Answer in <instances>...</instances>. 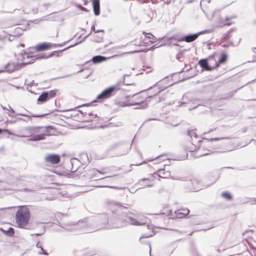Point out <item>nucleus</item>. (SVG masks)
Segmentation results:
<instances>
[{
	"label": "nucleus",
	"instance_id": "nucleus-1",
	"mask_svg": "<svg viewBox=\"0 0 256 256\" xmlns=\"http://www.w3.org/2000/svg\"><path fill=\"white\" fill-rule=\"evenodd\" d=\"M95 221L98 226L94 224V228H88L83 231L85 232H91L102 228L108 229L120 228L128 224V222L126 219L116 217L115 215L109 217L106 214H102L97 216L95 218Z\"/></svg>",
	"mask_w": 256,
	"mask_h": 256
},
{
	"label": "nucleus",
	"instance_id": "nucleus-2",
	"mask_svg": "<svg viewBox=\"0 0 256 256\" xmlns=\"http://www.w3.org/2000/svg\"><path fill=\"white\" fill-rule=\"evenodd\" d=\"M30 212L26 206H21L16 214V222L18 226L25 228L30 220Z\"/></svg>",
	"mask_w": 256,
	"mask_h": 256
},
{
	"label": "nucleus",
	"instance_id": "nucleus-3",
	"mask_svg": "<svg viewBox=\"0 0 256 256\" xmlns=\"http://www.w3.org/2000/svg\"><path fill=\"white\" fill-rule=\"evenodd\" d=\"M127 98H128L130 106H138L136 108V109L143 108L147 106L146 102L147 96H144L142 93L135 94L132 95H127Z\"/></svg>",
	"mask_w": 256,
	"mask_h": 256
},
{
	"label": "nucleus",
	"instance_id": "nucleus-4",
	"mask_svg": "<svg viewBox=\"0 0 256 256\" xmlns=\"http://www.w3.org/2000/svg\"><path fill=\"white\" fill-rule=\"evenodd\" d=\"M122 84H124V80L122 81H119L112 86L104 90L102 93L97 96L96 98L100 100H103L110 98L114 94V92L120 89V86Z\"/></svg>",
	"mask_w": 256,
	"mask_h": 256
},
{
	"label": "nucleus",
	"instance_id": "nucleus-5",
	"mask_svg": "<svg viewBox=\"0 0 256 256\" xmlns=\"http://www.w3.org/2000/svg\"><path fill=\"white\" fill-rule=\"evenodd\" d=\"M165 81H166V80L164 79L156 82L153 86L150 87L148 89V95L150 98L154 96H156L171 85L168 84L166 85L163 84Z\"/></svg>",
	"mask_w": 256,
	"mask_h": 256
},
{
	"label": "nucleus",
	"instance_id": "nucleus-6",
	"mask_svg": "<svg viewBox=\"0 0 256 256\" xmlns=\"http://www.w3.org/2000/svg\"><path fill=\"white\" fill-rule=\"evenodd\" d=\"M22 57L21 62L22 66L27 65L33 63L36 60H40L45 58V56H40L38 54L33 55L32 52H24L20 54Z\"/></svg>",
	"mask_w": 256,
	"mask_h": 256
},
{
	"label": "nucleus",
	"instance_id": "nucleus-7",
	"mask_svg": "<svg viewBox=\"0 0 256 256\" xmlns=\"http://www.w3.org/2000/svg\"><path fill=\"white\" fill-rule=\"evenodd\" d=\"M215 56V54H214L210 56L207 59H202L199 60L198 64L204 70H210L214 68V66H211V62L213 61Z\"/></svg>",
	"mask_w": 256,
	"mask_h": 256
},
{
	"label": "nucleus",
	"instance_id": "nucleus-8",
	"mask_svg": "<svg viewBox=\"0 0 256 256\" xmlns=\"http://www.w3.org/2000/svg\"><path fill=\"white\" fill-rule=\"evenodd\" d=\"M105 174H106V172L103 169L102 170H98L96 168H92L88 171L87 176L90 179L94 180H102L104 178L101 177L100 175Z\"/></svg>",
	"mask_w": 256,
	"mask_h": 256
},
{
	"label": "nucleus",
	"instance_id": "nucleus-9",
	"mask_svg": "<svg viewBox=\"0 0 256 256\" xmlns=\"http://www.w3.org/2000/svg\"><path fill=\"white\" fill-rule=\"evenodd\" d=\"M127 220L128 224L130 223L132 225L134 226H142L147 224L149 222V219L144 216H142L140 219V221H138L136 218L131 217L128 216Z\"/></svg>",
	"mask_w": 256,
	"mask_h": 256
},
{
	"label": "nucleus",
	"instance_id": "nucleus-10",
	"mask_svg": "<svg viewBox=\"0 0 256 256\" xmlns=\"http://www.w3.org/2000/svg\"><path fill=\"white\" fill-rule=\"evenodd\" d=\"M190 102H192L193 104H196V106L194 107V108H195L200 105V104L198 102V100L194 98L193 96V94L190 92L186 93L183 96L180 105L188 104Z\"/></svg>",
	"mask_w": 256,
	"mask_h": 256
},
{
	"label": "nucleus",
	"instance_id": "nucleus-11",
	"mask_svg": "<svg viewBox=\"0 0 256 256\" xmlns=\"http://www.w3.org/2000/svg\"><path fill=\"white\" fill-rule=\"evenodd\" d=\"M208 30H202L194 34L187 35L182 38V40H184L187 42H190L196 40L199 36L206 33Z\"/></svg>",
	"mask_w": 256,
	"mask_h": 256
},
{
	"label": "nucleus",
	"instance_id": "nucleus-12",
	"mask_svg": "<svg viewBox=\"0 0 256 256\" xmlns=\"http://www.w3.org/2000/svg\"><path fill=\"white\" fill-rule=\"evenodd\" d=\"M22 66L21 63L18 64L14 62H9L6 65L5 69L6 71L12 72L16 70L20 69L22 68Z\"/></svg>",
	"mask_w": 256,
	"mask_h": 256
},
{
	"label": "nucleus",
	"instance_id": "nucleus-13",
	"mask_svg": "<svg viewBox=\"0 0 256 256\" xmlns=\"http://www.w3.org/2000/svg\"><path fill=\"white\" fill-rule=\"evenodd\" d=\"M44 160L46 162L56 164L60 162V157L58 154H48L45 156Z\"/></svg>",
	"mask_w": 256,
	"mask_h": 256
},
{
	"label": "nucleus",
	"instance_id": "nucleus-14",
	"mask_svg": "<svg viewBox=\"0 0 256 256\" xmlns=\"http://www.w3.org/2000/svg\"><path fill=\"white\" fill-rule=\"evenodd\" d=\"M170 176V171L166 170L165 169H160L157 170L154 174V177L156 178L157 177L162 178H168Z\"/></svg>",
	"mask_w": 256,
	"mask_h": 256
},
{
	"label": "nucleus",
	"instance_id": "nucleus-15",
	"mask_svg": "<svg viewBox=\"0 0 256 256\" xmlns=\"http://www.w3.org/2000/svg\"><path fill=\"white\" fill-rule=\"evenodd\" d=\"M192 186L191 190L194 192H197L202 188V184L200 180L196 178H194L191 180Z\"/></svg>",
	"mask_w": 256,
	"mask_h": 256
},
{
	"label": "nucleus",
	"instance_id": "nucleus-16",
	"mask_svg": "<svg viewBox=\"0 0 256 256\" xmlns=\"http://www.w3.org/2000/svg\"><path fill=\"white\" fill-rule=\"evenodd\" d=\"M70 163L72 165L71 172H74L78 170L81 162L78 159L76 158H72L70 160Z\"/></svg>",
	"mask_w": 256,
	"mask_h": 256
},
{
	"label": "nucleus",
	"instance_id": "nucleus-17",
	"mask_svg": "<svg viewBox=\"0 0 256 256\" xmlns=\"http://www.w3.org/2000/svg\"><path fill=\"white\" fill-rule=\"evenodd\" d=\"M227 59V54L224 52L220 54V58L218 60V62H217L214 59L213 60L214 62V67L216 68L220 64H224L226 61Z\"/></svg>",
	"mask_w": 256,
	"mask_h": 256
},
{
	"label": "nucleus",
	"instance_id": "nucleus-18",
	"mask_svg": "<svg viewBox=\"0 0 256 256\" xmlns=\"http://www.w3.org/2000/svg\"><path fill=\"white\" fill-rule=\"evenodd\" d=\"M116 104L118 106L122 107L130 106V104L129 103L128 98H127V96H126L122 99L117 100Z\"/></svg>",
	"mask_w": 256,
	"mask_h": 256
},
{
	"label": "nucleus",
	"instance_id": "nucleus-19",
	"mask_svg": "<svg viewBox=\"0 0 256 256\" xmlns=\"http://www.w3.org/2000/svg\"><path fill=\"white\" fill-rule=\"evenodd\" d=\"M40 129H42L43 134H45V136H51L54 134V128L52 126H40Z\"/></svg>",
	"mask_w": 256,
	"mask_h": 256
},
{
	"label": "nucleus",
	"instance_id": "nucleus-20",
	"mask_svg": "<svg viewBox=\"0 0 256 256\" xmlns=\"http://www.w3.org/2000/svg\"><path fill=\"white\" fill-rule=\"evenodd\" d=\"M189 210L188 208L179 210L175 212L176 216L178 218H184L189 213Z\"/></svg>",
	"mask_w": 256,
	"mask_h": 256
},
{
	"label": "nucleus",
	"instance_id": "nucleus-21",
	"mask_svg": "<svg viewBox=\"0 0 256 256\" xmlns=\"http://www.w3.org/2000/svg\"><path fill=\"white\" fill-rule=\"evenodd\" d=\"M94 14L96 16H98L100 14V4L99 0H92Z\"/></svg>",
	"mask_w": 256,
	"mask_h": 256
},
{
	"label": "nucleus",
	"instance_id": "nucleus-22",
	"mask_svg": "<svg viewBox=\"0 0 256 256\" xmlns=\"http://www.w3.org/2000/svg\"><path fill=\"white\" fill-rule=\"evenodd\" d=\"M138 184L145 187H151L153 186L152 181L148 178H142L139 180Z\"/></svg>",
	"mask_w": 256,
	"mask_h": 256
},
{
	"label": "nucleus",
	"instance_id": "nucleus-23",
	"mask_svg": "<svg viewBox=\"0 0 256 256\" xmlns=\"http://www.w3.org/2000/svg\"><path fill=\"white\" fill-rule=\"evenodd\" d=\"M51 44H50L43 43L36 46L35 49L36 52L44 50L50 48Z\"/></svg>",
	"mask_w": 256,
	"mask_h": 256
},
{
	"label": "nucleus",
	"instance_id": "nucleus-24",
	"mask_svg": "<svg viewBox=\"0 0 256 256\" xmlns=\"http://www.w3.org/2000/svg\"><path fill=\"white\" fill-rule=\"evenodd\" d=\"M46 138L45 134H40L34 135L32 136V137L28 139L29 141H38L40 140H43Z\"/></svg>",
	"mask_w": 256,
	"mask_h": 256
},
{
	"label": "nucleus",
	"instance_id": "nucleus-25",
	"mask_svg": "<svg viewBox=\"0 0 256 256\" xmlns=\"http://www.w3.org/2000/svg\"><path fill=\"white\" fill-rule=\"evenodd\" d=\"M106 60V58L102 56H96L92 58V62L94 64H98Z\"/></svg>",
	"mask_w": 256,
	"mask_h": 256
},
{
	"label": "nucleus",
	"instance_id": "nucleus-26",
	"mask_svg": "<svg viewBox=\"0 0 256 256\" xmlns=\"http://www.w3.org/2000/svg\"><path fill=\"white\" fill-rule=\"evenodd\" d=\"M0 230L2 232L6 235L12 236H14V229L12 228H9L8 229L6 230H4L2 228H0Z\"/></svg>",
	"mask_w": 256,
	"mask_h": 256
},
{
	"label": "nucleus",
	"instance_id": "nucleus-27",
	"mask_svg": "<svg viewBox=\"0 0 256 256\" xmlns=\"http://www.w3.org/2000/svg\"><path fill=\"white\" fill-rule=\"evenodd\" d=\"M48 100V94L45 92H43L38 98V101L41 102H44Z\"/></svg>",
	"mask_w": 256,
	"mask_h": 256
},
{
	"label": "nucleus",
	"instance_id": "nucleus-28",
	"mask_svg": "<svg viewBox=\"0 0 256 256\" xmlns=\"http://www.w3.org/2000/svg\"><path fill=\"white\" fill-rule=\"evenodd\" d=\"M58 191L54 190L52 192L51 195L46 196L45 199L48 200H53L57 198Z\"/></svg>",
	"mask_w": 256,
	"mask_h": 256
},
{
	"label": "nucleus",
	"instance_id": "nucleus-29",
	"mask_svg": "<svg viewBox=\"0 0 256 256\" xmlns=\"http://www.w3.org/2000/svg\"><path fill=\"white\" fill-rule=\"evenodd\" d=\"M48 94V98L49 99L52 98L54 97L56 95L57 90H52L48 92H44Z\"/></svg>",
	"mask_w": 256,
	"mask_h": 256
},
{
	"label": "nucleus",
	"instance_id": "nucleus-30",
	"mask_svg": "<svg viewBox=\"0 0 256 256\" xmlns=\"http://www.w3.org/2000/svg\"><path fill=\"white\" fill-rule=\"evenodd\" d=\"M40 126H32V127H28L26 128L29 131V132L34 133V132H38V130L40 129Z\"/></svg>",
	"mask_w": 256,
	"mask_h": 256
},
{
	"label": "nucleus",
	"instance_id": "nucleus-31",
	"mask_svg": "<svg viewBox=\"0 0 256 256\" xmlns=\"http://www.w3.org/2000/svg\"><path fill=\"white\" fill-rule=\"evenodd\" d=\"M146 34L148 36H145L146 38H147L149 40V41L150 42L154 43V42H155L156 41L157 38L154 36H153L152 34H146Z\"/></svg>",
	"mask_w": 256,
	"mask_h": 256
},
{
	"label": "nucleus",
	"instance_id": "nucleus-32",
	"mask_svg": "<svg viewBox=\"0 0 256 256\" xmlns=\"http://www.w3.org/2000/svg\"><path fill=\"white\" fill-rule=\"evenodd\" d=\"M16 115L26 116V117L30 119H31V118H32V116L26 114H24L18 113L16 114ZM45 115L46 114H41V115H32V116L34 117V118H42V117H44Z\"/></svg>",
	"mask_w": 256,
	"mask_h": 256
},
{
	"label": "nucleus",
	"instance_id": "nucleus-33",
	"mask_svg": "<svg viewBox=\"0 0 256 256\" xmlns=\"http://www.w3.org/2000/svg\"><path fill=\"white\" fill-rule=\"evenodd\" d=\"M108 205L110 207L114 206L116 208H122V205L118 202H110L108 203Z\"/></svg>",
	"mask_w": 256,
	"mask_h": 256
},
{
	"label": "nucleus",
	"instance_id": "nucleus-34",
	"mask_svg": "<svg viewBox=\"0 0 256 256\" xmlns=\"http://www.w3.org/2000/svg\"><path fill=\"white\" fill-rule=\"evenodd\" d=\"M188 135L192 139L194 138L195 139L198 138V136L195 132L193 130H188Z\"/></svg>",
	"mask_w": 256,
	"mask_h": 256
},
{
	"label": "nucleus",
	"instance_id": "nucleus-35",
	"mask_svg": "<svg viewBox=\"0 0 256 256\" xmlns=\"http://www.w3.org/2000/svg\"><path fill=\"white\" fill-rule=\"evenodd\" d=\"M18 121H24V122H26V120L22 118H16V120H10L7 121V123L10 124H14Z\"/></svg>",
	"mask_w": 256,
	"mask_h": 256
},
{
	"label": "nucleus",
	"instance_id": "nucleus-36",
	"mask_svg": "<svg viewBox=\"0 0 256 256\" xmlns=\"http://www.w3.org/2000/svg\"><path fill=\"white\" fill-rule=\"evenodd\" d=\"M222 197L225 198L226 200H230L232 199V195L228 192H224L222 194Z\"/></svg>",
	"mask_w": 256,
	"mask_h": 256
},
{
	"label": "nucleus",
	"instance_id": "nucleus-37",
	"mask_svg": "<svg viewBox=\"0 0 256 256\" xmlns=\"http://www.w3.org/2000/svg\"><path fill=\"white\" fill-rule=\"evenodd\" d=\"M104 34H102L98 36H96L94 38V40L96 42H101L103 39Z\"/></svg>",
	"mask_w": 256,
	"mask_h": 256
},
{
	"label": "nucleus",
	"instance_id": "nucleus-38",
	"mask_svg": "<svg viewBox=\"0 0 256 256\" xmlns=\"http://www.w3.org/2000/svg\"><path fill=\"white\" fill-rule=\"evenodd\" d=\"M84 114H84L86 115V116H94V118L97 117L96 114H94L92 112H91L89 110L84 111Z\"/></svg>",
	"mask_w": 256,
	"mask_h": 256
},
{
	"label": "nucleus",
	"instance_id": "nucleus-39",
	"mask_svg": "<svg viewBox=\"0 0 256 256\" xmlns=\"http://www.w3.org/2000/svg\"><path fill=\"white\" fill-rule=\"evenodd\" d=\"M148 15L150 17V20H151L154 16V13L152 10L150 9L148 11Z\"/></svg>",
	"mask_w": 256,
	"mask_h": 256
},
{
	"label": "nucleus",
	"instance_id": "nucleus-40",
	"mask_svg": "<svg viewBox=\"0 0 256 256\" xmlns=\"http://www.w3.org/2000/svg\"><path fill=\"white\" fill-rule=\"evenodd\" d=\"M208 152L200 154L199 155V156H206V155L208 154H212V153H214V152H220V151H216V150L212 151V150H208Z\"/></svg>",
	"mask_w": 256,
	"mask_h": 256
},
{
	"label": "nucleus",
	"instance_id": "nucleus-41",
	"mask_svg": "<svg viewBox=\"0 0 256 256\" xmlns=\"http://www.w3.org/2000/svg\"><path fill=\"white\" fill-rule=\"evenodd\" d=\"M78 227H79V224H78V226L74 225L72 227L70 228H66L65 229H66V230H69V231H74V230H78Z\"/></svg>",
	"mask_w": 256,
	"mask_h": 256
},
{
	"label": "nucleus",
	"instance_id": "nucleus-42",
	"mask_svg": "<svg viewBox=\"0 0 256 256\" xmlns=\"http://www.w3.org/2000/svg\"><path fill=\"white\" fill-rule=\"evenodd\" d=\"M4 131H6L8 134L13 135V136H16L17 137H24L25 136L22 135H18V134H12V132H10L8 130H4Z\"/></svg>",
	"mask_w": 256,
	"mask_h": 256
},
{
	"label": "nucleus",
	"instance_id": "nucleus-43",
	"mask_svg": "<svg viewBox=\"0 0 256 256\" xmlns=\"http://www.w3.org/2000/svg\"><path fill=\"white\" fill-rule=\"evenodd\" d=\"M38 254H44L46 256L48 255V253L46 251H45V250H44L42 248L40 249V251L39 252Z\"/></svg>",
	"mask_w": 256,
	"mask_h": 256
},
{
	"label": "nucleus",
	"instance_id": "nucleus-44",
	"mask_svg": "<svg viewBox=\"0 0 256 256\" xmlns=\"http://www.w3.org/2000/svg\"><path fill=\"white\" fill-rule=\"evenodd\" d=\"M194 142H196L194 141ZM193 142H192V144L193 145V146L192 148H188V150L190 152H194V151L196 150V146H195V144H193Z\"/></svg>",
	"mask_w": 256,
	"mask_h": 256
},
{
	"label": "nucleus",
	"instance_id": "nucleus-45",
	"mask_svg": "<svg viewBox=\"0 0 256 256\" xmlns=\"http://www.w3.org/2000/svg\"><path fill=\"white\" fill-rule=\"evenodd\" d=\"M76 6H77V7L78 8H79L82 10H83V11H84V12H88L87 9L86 8H84V7L82 6L81 5L77 4Z\"/></svg>",
	"mask_w": 256,
	"mask_h": 256
},
{
	"label": "nucleus",
	"instance_id": "nucleus-46",
	"mask_svg": "<svg viewBox=\"0 0 256 256\" xmlns=\"http://www.w3.org/2000/svg\"><path fill=\"white\" fill-rule=\"evenodd\" d=\"M130 148H128V146H126V148H124V151L123 152H122L120 154V155H124V154H126L128 153V150L130 149Z\"/></svg>",
	"mask_w": 256,
	"mask_h": 256
},
{
	"label": "nucleus",
	"instance_id": "nucleus-47",
	"mask_svg": "<svg viewBox=\"0 0 256 256\" xmlns=\"http://www.w3.org/2000/svg\"><path fill=\"white\" fill-rule=\"evenodd\" d=\"M78 44V43H76V44H74L71 45V46H68V47H67V48H64V50H60V52H63L64 50H67V49H68V48H72V47H73V46H76Z\"/></svg>",
	"mask_w": 256,
	"mask_h": 256
},
{
	"label": "nucleus",
	"instance_id": "nucleus-48",
	"mask_svg": "<svg viewBox=\"0 0 256 256\" xmlns=\"http://www.w3.org/2000/svg\"><path fill=\"white\" fill-rule=\"evenodd\" d=\"M8 108H7L8 110L10 111L11 113H12V114L15 113L14 110L12 108L10 107V105H8Z\"/></svg>",
	"mask_w": 256,
	"mask_h": 256
},
{
	"label": "nucleus",
	"instance_id": "nucleus-49",
	"mask_svg": "<svg viewBox=\"0 0 256 256\" xmlns=\"http://www.w3.org/2000/svg\"><path fill=\"white\" fill-rule=\"evenodd\" d=\"M94 32L95 33L102 32V34H104V30H96L94 31Z\"/></svg>",
	"mask_w": 256,
	"mask_h": 256
},
{
	"label": "nucleus",
	"instance_id": "nucleus-50",
	"mask_svg": "<svg viewBox=\"0 0 256 256\" xmlns=\"http://www.w3.org/2000/svg\"><path fill=\"white\" fill-rule=\"evenodd\" d=\"M36 246L38 248H40V249L42 248V246L40 244V242L37 243Z\"/></svg>",
	"mask_w": 256,
	"mask_h": 256
},
{
	"label": "nucleus",
	"instance_id": "nucleus-51",
	"mask_svg": "<svg viewBox=\"0 0 256 256\" xmlns=\"http://www.w3.org/2000/svg\"><path fill=\"white\" fill-rule=\"evenodd\" d=\"M78 112H80V113L82 114L84 116H86V115H85V114H84V112H83V111H82V110H78Z\"/></svg>",
	"mask_w": 256,
	"mask_h": 256
},
{
	"label": "nucleus",
	"instance_id": "nucleus-52",
	"mask_svg": "<svg viewBox=\"0 0 256 256\" xmlns=\"http://www.w3.org/2000/svg\"><path fill=\"white\" fill-rule=\"evenodd\" d=\"M7 114L10 117H12V118H14L15 117V116L13 115L11 113L8 112Z\"/></svg>",
	"mask_w": 256,
	"mask_h": 256
},
{
	"label": "nucleus",
	"instance_id": "nucleus-53",
	"mask_svg": "<svg viewBox=\"0 0 256 256\" xmlns=\"http://www.w3.org/2000/svg\"><path fill=\"white\" fill-rule=\"evenodd\" d=\"M145 162H140V163H139V164H134V166H140V165H142V164H144ZM132 164H131V166H132Z\"/></svg>",
	"mask_w": 256,
	"mask_h": 256
},
{
	"label": "nucleus",
	"instance_id": "nucleus-54",
	"mask_svg": "<svg viewBox=\"0 0 256 256\" xmlns=\"http://www.w3.org/2000/svg\"><path fill=\"white\" fill-rule=\"evenodd\" d=\"M50 5V3L44 4L43 5L46 8L48 6H49Z\"/></svg>",
	"mask_w": 256,
	"mask_h": 256
},
{
	"label": "nucleus",
	"instance_id": "nucleus-55",
	"mask_svg": "<svg viewBox=\"0 0 256 256\" xmlns=\"http://www.w3.org/2000/svg\"><path fill=\"white\" fill-rule=\"evenodd\" d=\"M234 18V17H230V18H229V17H226V18H225V20L226 21H228V20H231L232 18Z\"/></svg>",
	"mask_w": 256,
	"mask_h": 256
},
{
	"label": "nucleus",
	"instance_id": "nucleus-56",
	"mask_svg": "<svg viewBox=\"0 0 256 256\" xmlns=\"http://www.w3.org/2000/svg\"><path fill=\"white\" fill-rule=\"evenodd\" d=\"M91 30L92 31H93L94 32V31L96 30H95V27H94V25H93L92 28H91Z\"/></svg>",
	"mask_w": 256,
	"mask_h": 256
},
{
	"label": "nucleus",
	"instance_id": "nucleus-57",
	"mask_svg": "<svg viewBox=\"0 0 256 256\" xmlns=\"http://www.w3.org/2000/svg\"><path fill=\"white\" fill-rule=\"evenodd\" d=\"M32 10L34 13H37L38 12V9H32Z\"/></svg>",
	"mask_w": 256,
	"mask_h": 256
},
{
	"label": "nucleus",
	"instance_id": "nucleus-58",
	"mask_svg": "<svg viewBox=\"0 0 256 256\" xmlns=\"http://www.w3.org/2000/svg\"><path fill=\"white\" fill-rule=\"evenodd\" d=\"M223 138H212V140H218L222 139Z\"/></svg>",
	"mask_w": 256,
	"mask_h": 256
},
{
	"label": "nucleus",
	"instance_id": "nucleus-59",
	"mask_svg": "<svg viewBox=\"0 0 256 256\" xmlns=\"http://www.w3.org/2000/svg\"><path fill=\"white\" fill-rule=\"evenodd\" d=\"M83 1H84V5H85V6L87 5V4H88L87 0H83Z\"/></svg>",
	"mask_w": 256,
	"mask_h": 256
},
{
	"label": "nucleus",
	"instance_id": "nucleus-60",
	"mask_svg": "<svg viewBox=\"0 0 256 256\" xmlns=\"http://www.w3.org/2000/svg\"><path fill=\"white\" fill-rule=\"evenodd\" d=\"M66 44V42H64V44H58V46H62L64 44Z\"/></svg>",
	"mask_w": 256,
	"mask_h": 256
},
{
	"label": "nucleus",
	"instance_id": "nucleus-61",
	"mask_svg": "<svg viewBox=\"0 0 256 256\" xmlns=\"http://www.w3.org/2000/svg\"><path fill=\"white\" fill-rule=\"evenodd\" d=\"M1 106L2 108L4 110H7V108L5 107V106H3L1 105Z\"/></svg>",
	"mask_w": 256,
	"mask_h": 256
},
{
	"label": "nucleus",
	"instance_id": "nucleus-62",
	"mask_svg": "<svg viewBox=\"0 0 256 256\" xmlns=\"http://www.w3.org/2000/svg\"><path fill=\"white\" fill-rule=\"evenodd\" d=\"M90 74L91 73H90L89 74H87L86 76H85V78H88Z\"/></svg>",
	"mask_w": 256,
	"mask_h": 256
},
{
	"label": "nucleus",
	"instance_id": "nucleus-63",
	"mask_svg": "<svg viewBox=\"0 0 256 256\" xmlns=\"http://www.w3.org/2000/svg\"><path fill=\"white\" fill-rule=\"evenodd\" d=\"M33 235H35L36 236H40V234H32V236H33Z\"/></svg>",
	"mask_w": 256,
	"mask_h": 256
},
{
	"label": "nucleus",
	"instance_id": "nucleus-64",
	"mask_svg": "<svg viewBox=\"0 0 256 256\" xmlns=\"http://www.w3.org/2000/svg\"><path fill=\"white\" fill-rule=\"evenodd\" d=\"M164 99L162 98H160V102L162 101V100H164Z\"/></svg>",
	"mask_w": 256,
	"mask_h": 256
}]
</instances>
